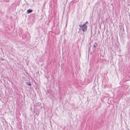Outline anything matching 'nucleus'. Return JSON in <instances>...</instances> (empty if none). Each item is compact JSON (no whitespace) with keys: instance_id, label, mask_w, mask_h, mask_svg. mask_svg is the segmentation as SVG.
<instances>
[{"instance_id":"f257e3e1","label":"nucleus","mask_w":130,"mask_h":130,"mask_svg":"<svg viewBox=\"0 0 130 130\" xmlns=\"http://www.w3.org/2000/svg\"><path fill=\"white\" fill-rule=\"evenodd\" d=\"M88 23V22L86 21L85 23L81 25H79V26L80 27V28H79V29L82 30L83 32H85L87 30V27L86 25V24Z\"/></svg>"},{"instance_id":"f03ea898","label":"nucleus","mask_w":130,"mask_h":130,"mask_svg":"<svg viewBox=\"0 0 130 130\" xmlns=\"http://www.w3.org/2000/svg\"><path fill=\"white\" fill-rule=\"evenodd\" d=\"M98 45V44L96 43H94L93 46L92 47V50L93 52H94L95 51L96 46Z\"/></svg>"},{"instance_id":"7ed1b4c3","label":"nucleus","mask_w":130,"mask_h":130,"mask_svg":"<svg viewBox=\"0 0 130 130\" xmlns=\"http://www.w3.org/2000/svg\"><path fill=\"white\" fill-rule=\"evenodd\" d=\"M33 11L32 10L29 9H28L26 12V13L28 14L32 12Z\"/></svg>"},{"instance_id":"20e7f679","label":"nucleus","mask_w":130,"mask_h":130,"mask_svg":"<svg viewBox=\"0 0 130 130\" xmlns=\"http://www.w3.org/2000/svg\"><path fill=\"white\" fill-rule=\"evenodd\" d=\"M27 84L29 86H30L31 85V84L30 82H28Z\"/></svg>"},{"instance_id":"39448f33","label":"nucleus","mask_w":130,"mask_h":130,"mask_svg":"<svg viewBox=\"0 0 130 130\" xmlns=\"http://www.w3.org/2000/svg\"><path fill=\"white\" fill-rule=\"evenodd\" d=\"M41 104V103L40 102H38L37 104V105L40 106Z\"/></svg>"}]
</instances>
